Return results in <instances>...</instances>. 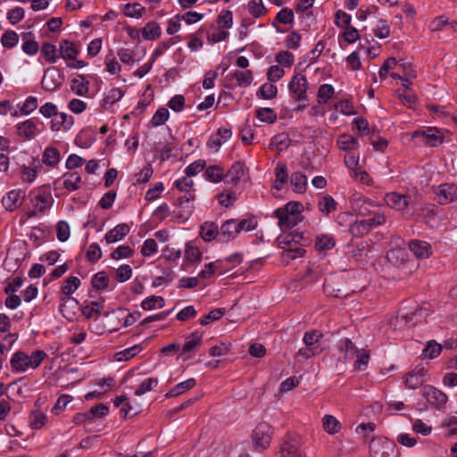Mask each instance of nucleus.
I'll list each match as a JSON object with an SVG mask.
<instances>
[{"label":"nucleus","mask_w":457,"mask_h":457,"mask_svg":"<svg viewBox=\"0 0 457 457\" xmlns=\"http://www.w3.org/2000/svg\"><path fill=\"white\" fill-rule=\"evenodd\" d=\"M335 94V88L330 84H322L319 87L317 100L319 104H325Z\"/></svg>","instance_id":"42"},{"label":"nucleus","mask_w":457,"mask_h":457,"mask_svg":"<svg viewBox=\"0 0 457 457\" xmlns=\"http://www.w3.org/2000/svg\"><path fill=\"white\" fill-rule=\"evenodd\" d=\"M31 203L34 209L28 213L29 218L45 214L53 205L54 199L50 191L39 190L31 198Z\"/></svg>","instance_id":"2"},{"label":"nucleus","mask_w":457,"mask_h":457,"mask_svg":"<svg viewBox=\"0 0 457 457\" xmlns=\"http://www.w3.org/2000/svg\"><path fill=\"white\" fill-rule=\"evenodd\" d=\"M37 107V99L35 96H29L20 107L21 115H29Z\"/></svg>","instance_id":"60"},{"label":"nucleus","mask_w":457,"mask_h":457,"mask_svg":"<svg viewBox=\"0 0 457 457\" xmlns=\"http://www.w3.org/2000/svg\"><path fill=\"white\" fill-rule=\"evenodd\" d=\"M46 356L47 354L43 350H36L31 354L17 351L12 354L10 364L13 371L21 373L29 369H37Z\"/></svg>","instance_id":"1"},{"label":"nucleus","mask_w":457,"mask_h":457,"mask_svg":"<svg viewBox=\"0 0 457 457\" xmlns=\"http://www.w3.org/2000/svg\"><path fill=\"white\" fill-rule=\"evenodd\" d=\"M378 206L372 200L369 198H360L355 200L353 204V210L358 216L367 217L374 213L370 208Z\"/></svg>","instance_id":"23"},{"label":"nucleus","mask_w":457,"mask_h":457,"mask_svg":"<svg viewBox=\"0 0 457 457\" xmlns=\"http://www.w3.org/2000/svg\"><path fill=\"white\" fill-rule=\"evenodd\" d=\"M162 35V29L156 21L147 22L141 29V36L145 40H156Z\"/></svg>","instance_id":"25"},{"label":"nucleus","mask_w":457,"mask_h":457,"mask_svg":"<svg viewBox=\"0 0 457 457\" xmlns=\"http://www.w3.org/2000/svg\"><path fill=\"white\" fill-rule=\"evenodd\" d=\"M201 236L204 241L210 242L216 238L220 237V228L213 222H205L201 226Z\"/></svg>","instance_id":"36"},{"label":"nucleus","mask_w":457,"mask_h":457,"mask_svg":"<svg viewBox=\"0 0 457 457\" xmlns=\"http://www.w3.org/2000/svg\"><path fill=\"white\" fill-rule=\"evenodd\" d=\"M80 286V280L77 277H69L63 281V285L61 288V294L62 296L61 297L62 303H64L68 301H74V298L70 297ZM62 306V304H61Z\"/></svg>","instance_id":"16"},{"label":"nucleus","mask_w":457,"mask_h":457,"mask_svg":"<svg viewBox=\"0 0 457 457\" xmlns=\"http://www.w3.org/2000/svg\"><path fill=\"white\" fill-rule=\"evenodd\" d=\"M441 351V345L435 341H429L423 350V355L425 358L434 359L440 354Z\"/></svg>","instance_id":"56"},{"label":"nucleus","mask_w":457,"mask_h":457,"mask_svg":"<svg viewBox=\"0 0 457 457\" xmlns=\"http://www.w3.org/2000/svg\"><path fill=\"white\" fill-rule=\"evenodd\" d=\"M109 278L104 272H97L92 278V286L99 290H104L108 287Z\"/></svg>","instance_id":"63"},{"label":"nucleus","mask_w":457,"mask_h":457,"mask_svg":"<svg viewBox=\"0 0 457 457\" xmlns=\"http://www.w3.org/2000/svg\"><path fill=\"white\" fill-rule=\"evenodd\" d=\"M124 14L129 18H141L145 12V8L139 3L127 4L123 7Z\"/></svg>","instance_id":"45"},{"label":"nucleus","mask_w":457,"mask_h":457,"mask_svg":"<svg viewBox=\"0 0 457 457\" xmlns=\"http://www.w3.org/2000/svg\"><path fill=\"white\" fill-rule=\"evenodd\" d=\"M231 136L232 132L230 129L221 127L210 137L207 142V146L210 150L218 152L220 147L226 143Z\"/></svg>","instance_id":"12"},{"label":"nucleus","mask_w":457,"mask_h":457,"mask_svg":"<svg viewBox=\"0 0 457 457\" xmlns=\"http://www.w3.org/2000/svg\"><path fill=\"white\" fill-rule=\"evenodd\" d=\"M120 62L124 64L132 65L136 61L134 50L129 48H120L117 53Z\"/></svg>","instance_id":"58"},{"label":"nucleus","mask_w":457,"mask_h":457,"mask_svg":"<svg viewBox=\"0 0 457 457\" xmlns=\"http://www.w3.org/2000/svg\"><path fill=\"white\" fill-rule=\"evenodd\" d=\"M26 193L22 189H12L7 192L2 198L1 204L7 212H13L20 208L24 200Z\"/></svg>","instance_id":"9"},{"label":"nucleus","mask_w":457,"mask_h":457,"mask_svg":"<svg viewBox=\"0 0 457 457\" xmlns=\"http://www.w3.org/2000/svg\"><path fill=\"white\" fill-rule=\"evenodd\" d=\"M157 250L158 245L156 241L153 238H147L146 240H145L140 252L143 256L149 257L157 253Z\"/></svg>","instance_id":"61"},{"label":"nucleus","mask_w":457,"mask_h":457,"mask_svg":"<svg viewBox=\"0 0 457 457\" xmlns=\"http://www.w3.org/2000/svg\"><path fill=\"white\" fill-rule=\"evenodd\" d=\"M384 201L388 207L396 211H403L410 205L411 196L406 194L390 192L385 195Z\"/></svg>","instance_id":"10"},{"label":"nucleus","mask_w":457,"mask_h":457,"mask_svg":"<svg viewBox=\"0 0 457 457\" xmlns=\"http://www.w3.org/2000/svg\"><path fill=\"white\" fill-rule=\"evenodd\" d=\"M63 187L69 191H76L80 188L82 179L81 176L77 171L66 172L63 175Z\"/></svg>","instance_id":"27"},{"label":"nucleus","mask_w":457,"mask_h":457,"mask_svg":"<svg viewBox=\"0 0 457 457\" xmlns=\"http://www.w3.org/2000/svg\"><path fill=\"white\" fill-rule=\"evenodd\" d=\"M63 79L62 72L57 68L50 67L45 71L41 85L45 90L54 91L62 86Z\"/></svg>","instance_id":"8"},{"label":"nucleus","mask_w":457,"mask_h":457,"mask_svg":"<svg viewBox=\"0 0 457 457\" xmlns=\"http://www.w3.org/2000/svg\"><path fill=\"white\" fill-rule=\"evenodd\" d=\"M19 41L18 34L13 30L4 32L1 37V43L4 47L12 48Z\"/></svg>","instance_id":"54"},{"label":"nucleus","mask_w":457,"mask_h":457,"mask_svg":"<svg viewBox=\"0 0 457 457\" xmlns=\"http://www.w3.org/2000/svg\"><path fill=\"white\" fill-rule=\"evenodd\" d=\"M195 379L191 378L174 386L169 392L165 394L166 398L177 397L185 392L190 390L195 386Z\"/></svg>","instance_id":"26"},{"label":"nucleus","mask_w":457,"mask_h":457,"mask_svg":"<svg viewBox=\"0 0 457 457\" xmlns=\"http://www.w3.org/2000/svg\"><path fill=\"white\" fill-rule=\"evenodd\" d=\"M165 304V301L162 296L151 295L145 298L141 303V307L145 311H151L155 308H162Z\"/></svg>","instance_id":"46"},{"label":"nucleus","mask_w":457,"mask_h":457,"mask_svg":"<svg viewBox=\"0 0 457 457\" xmlns=\"http://www.w3.org/2000/svg\"><path fill=\"white\" fill-rule=\"evenodd\" d=\"M336 245V241L331 235L321 234L317 236L315 246L319 251H328L332 249Z\"/></svg>","instance_id":"41"},{"label":"nucleus","mask_w":457,"mask_h":457,"mask_svg":"<svg viewBox=\"0 0 457 457\" xmlns=\"http://www.w3.org/2000/svg\"><path fill=\"white\" fill-rule=\"evenodd\" d=\"M337 145L340 149L344 151H348L358 148L359 144L354 137L347 134H343L337 139Z\"/></svg>","instance_id":"47"},{"label":"nucleus","mask_w":457,"mask_h":457,"mask_svg":"<svg viewBox=\"0 0 457 457\" xmlns=\"http://www.w3.org/2000/svg\"><path fill=\"white\" fill-rule=\"evenodd\" d=\"M238 234L236 219L226 220L220 228V240L222 242L232 240L236 238Z\"/></svg>","instance_id":"17"},{"label":"nucleus","mask_w":457,"mask_h":457,"mask_svg":"<svg viewBox=\"0 0 457 457\" xmlns=\"http://www.w3.org/2000/svg\"><path fill=\"white\" fill-rule=\"evenodd\" d=\"M407 252L403 248H394L387 252L386 258L395 266L403 264L407 260Z\"/></svg>","instance_id":"37"},{"label":"nucleus","mask_w":457,"mask_h":457,"mask_svg":"<svg viewBox=\"0 0 457 457\" xmlns=\"http://www.w3.org/2000/svg\"><path fill=\"white\" fill-rule=\"evenodd\" d=\"M437 201L441 204H447L457 199V186L453 184H444L436 190Z\"/></svg>","instance_id":"13"},{"label":"nucleus","mask_w":457,"mask_h":457,"mask_svg":"<svg viewBox=\"0 0 457 457\" xmlns=\"http://www.w3.org/2000/svg\"><path fill=\"white\" fill-rule=\"evenodd\" d=\"M338 351L344 354V357L346 361H352L355 358V355L358 354V348L354 345V344L349 338L341 339L337 345Z\"/></svg>","instance_id":"22"},{"label":"nucleus","mask_w":457,"mask_h":457,"mask_svg":"<svg viewBox=\"0 0 457 457\" xmlns=\"http://www.w3.org/2000/svg\"><path fill=\"white\" fill-rule=\"evenodd\" d=\"M185 259L188 262H199L202 260V253L199 248L192 242L186 244Z\"/></svg>","instance_id":"48"},{"label":"nucleus","mask_w":457,"mask_h":457,"mask_svg":"<svg viewBox=\"0 0 457 457\" xmlns=\"http://www.w3.org/2000/svg\"><path fill=\"white\" fill-rule=\"evenodd\" d=\"M371 215L372 217L364 219V220L369 224L370 230L374 228L384 225L386 221V215L381 212H374Z\"/></svg>","instance_id":"57"},{"label":"nucleus","mask_w":457,"mask_h":457,"mask_svg":"<svg viewBox=\"0 0 457 457\" xmlns=\"http://www.w3.org/2000/svg\"><path fill=\"white\" fill-rule=\"evenodd\" d=\"M60 53L62 59L70 61L75 60L79 54V50L72 42L69 40H62L60 42Z\"/></svg>","instance_id":"31"},{"label":"nucleus","mask_w":457,"mask_h":457,"mask_svg":"<svg viewBox=\"0 0 457 457\" xmlns=\"http://www.w3.org/2000/svg\"><path fill=\"white\" fill-rule=\"evenodd\" d=\"M159 380L157 378H147L141 382V384L135 390V395L141 396L147 392H150L157 386Z\"/></svg>","instance_id":"49"},{"label":"nucleus","mask_w":457,"mask_h":457,"mask_svg":"<svg viewBox=\"0 0 457 457\" xmlns=\"http://www.w3.org/2000/svg\"><path fill=\"white\" fill-rule=\"evenodd\" d=\"M292 98L296 102H307L308 81L304 75L297 74L288 84Z\"/></svg>","instance_id":"4"},{"label":"nucleus","mask_w":457,"mask_h":457,"mask_svg":"<svg viewBox=\"0 0 457 457\" xmlns=\"http://www.w3.org/2000/svg\"><path fill=\"white\" fill-rule=\"evenodd\" d=\"M74 124L72 116L65 112H58L51 121V129L53 131H60L61 129L69 130Z\"/></svg>","instance_id":"18"},{"label":"nucleus","mask_w":457,"mask_h":457,"mask_svg":"<svg viewBox=\"0 0 457 457\" xmlns=\"http://www.w3.org/2000/svg\"><path fill=\"white\" fill-rule=\"evenodd\" d=\"M427 370L424 367H416L405 378L404 384L408 388L415 389L422 386Z\"/></svg>","instance_id":"15"},{"label":"nucleus","mask_w":457,"mask_h":457,"mask_svg":"<svg viewBox=\"0 0 457 457\" xmlns=\"http://www.w3.org/2000/svg\"><path fill=\"white\" fill-rule=\"evenodd\" d=\"M282 457H303L302 453L298 448V444L295 440L288 438L281 446Z\"/></svg>","instance_id":"35"},{"label":"nucleus","mask_w":457,"mask_h":457,"mask_svg":"<svg viewBox=\"0 0 457 457\" xmlns=\"http://www.w3.org/2000/svg\"><path fill=\"white\" fill-rule=\"evenodd\" d=\"M203 342V334L195 331L189 337L186 338L185 344L181 348V352L183 354L189 353L199 346Z\"/></svg>","instance_id":"29"},{"label":"nucleus","mask_w":457,"mask_h":457,"mask_svg":"<svg viewBox=\"0 0 457 457\" xmlns=\"http://www.w3.org/2000/svg\"><path fill=\"white\" fill-rule=\"evenodd\" d=\"M290 182L292 187L296 193H303L306 189L307 177L299 171L291 174Z\"/></svg>","instance_id":"38"},{"label":"nucleus","mask_w":457,"mask_h":457,"mask_svg":"<svg viewBox=\"0 0 457 457\" xmlns=\"http://www.w3.org/2000/svg\"><path fill=\"white\" fill-rule=\"evenodd\" d=\"M170 112L166 108H160L151 119V124L154 127L164 124L169 119Z\"/></svg>","instance_id":"59"},{"label":"nucleus","mask_w":457,"mask_h":457,"mask_svg":"<svg viewBox=\"0 0 457 457\" xmlns=\"http://www.w3.org/2000/svg\"><path fill=\"white\" fill-rule=\"evenodd\" d=\"M371 457H398L396 445L387 439H373L370 445Z\"/></svg>","instance_id":"3"},{"label":"nucleus","mask_w":457,"mask_h":457,"mask_svg":"<svg viewBox=\"0 0 457 457\" xmlns=\"http://www.w3.org/2000/svg\"><path fill=\"white\" fill-rule=\"evenodd\" d=\"M322 424L324 430L330 435L337 434L341 429L340 422L332 415H325L322 419Z\"/></svg>","instance_id":"44"},{"label":"nucleus","mask_w":457,"mask_h":457,"mask_svg":"<svg viewBox=\"0 0 457 457\" xmlns=\"http://www.w3.org/2000/svg\"><path fill=\"white\" fill-rule=\"evenodd\" d=\"M257 118L263 122L274 123L277 120V113L271 108H260L256 111Z\"/></svg>","instance_id":"51"},{"label":"nucleus","mask_w":457,"mask_h":457,"mask_svg":"<svg viewBox=\"0 0 457 457\" xmlns=\"http://www.w3.org/2000/svg\"><path fill=\"white\" fill-rule=\"evenodd\" d=\"M253 446L258 450L269 447L271 440V428L266 423L259 424L253 432Z\"/></svg>","instance_id":"5"},{"label":"nucleus","mask_w":457,"mask_h":457,"mask_svg":"<svg viewBox=\"0 0 457 457\" xmlns=\"http://www.w3.org/2000/svg\"><path fill=\"white\" fill-rule=\"evenodd\" d=\"M322 337V334L317 330L308 331L303 336V343L309 346H320L319 345L320 340Z\"/></svg>","instance_id":"62"},{"label":"nucleus","mask_w":457,"mask_h":457,"mask_svg":"<svg viewBox=\"0 0 457 457\" xmlns=\"http://www.w3.org/2000/svg\"><path fill=\"white\" fill-rule=\"evenodd\" d=\"M230 77L237 80L238 87H248L253 81V72L249 70L236 71Z\"/></svg>","instance_id":"43"},{"label":"nucleus","mask_w":457,"mask_h":457,"mask_svg":"<svg viewBox=\"0 0 457 457\" xmlns=\"http://www.w3.org/2000/svg\"><path fill=\"white\" fill-rule=\"evenodd\" d=\"M89 82L83 75H77L71 79V88L78 96H86L89 91Z\"/></svg>","instance_id":"28"},{"label":"nucleus","mask_w":457,"mask_h":457,"mask_svg":"<svg viewBox=\"0 0 457 457\" xmlns=\"http://www.w3.org/2000/svg\"><path fill=\"white\" fill-rule=\"evenodd\" d=\"M370 231L369 224L364 220V219L356 220L352 222L349 227V232L354 237H362Z\"/></svg>","instance_id":"34"},{"label":"nucleus","mask_w":457,"mask_h":457,"mask_svg":"<svg viewBox=\"0 0 457 457\" xmlns=\"http://www.w3.org/2000/svg\"><path fill=\"white\" fill-rule=\"evenodd\" d=\"M337 203L329 195H323L318 200V209L323 214L328 215L335 212L337 210Z\"/></svg>","instance_id":"32"},{"label":"nucleus","mask_w":457,"mask_h":457,"mask_svg":"<svg viewBox=\"0 0 457 457\" xmlns=\"http://www.w3.org/2000/svg\"><path fill=\"white\" fill-rule=\"evenodd\" d=\"M125 95L124 90L120 87H112L107 91L103 99L102 106L104 109H110L114 104L119 102Z\"/></svg>","instance_id":"24"},{"label":"nucleus","mask_w":457,"mask_h":457,"mask_svg":"<svg viewBox=\"0 0 457 457\" xmlns=\"http://www.w3.org/2000/svg\"><path fill=\"white\" fill-rule=\"evenodd\" d=\"M181 195L178 199V206L184 210L187 214H191L194 211V201L195 199V190L191 189L186 192H180Z\"/></svg>","instance_id":"21"},{"label":"nucleus","mask_w":457,"mask_h":457,"mask_svg":"<svg viewBox=\"0 0 457 457\" xmlns=\"http://www.w3.org/2000/svg\"><path fill=\"white\" fill-rule=\"evenodd\" d=\"M24 15L25 12L23 8L16 6L8 11L7 19L11 24L15 25L24 18Z\"/></svg>","instance_id":"64"},{"label":"nucleus","mask_w":457,"mask_h":457,"mask_svg":"<svg viewBox=\"0 0 457 457\" xmlns=\"http://www.w3.org/2000/svg\"><path fill=\"white\" fill-rule=\"evenodd\" d=\"M275 217L278 220V226L281 229L291 228L299 222L300 219L294 215H290L284 210L278 208L275 211Z\"/></svg>","instance_id":"20"},{"label":"nucleus","mask_w":457,"mask_h":457,"mask_svg":"<svg viewBox=\"0 0 457 457\" xmlns=\"http://www.w3.org/2000/svg\"><path fill=\"white\" fill-rule=\"evenodd\" d=\"M408 246L418 260L428 259L433 253L431 245L427 241L412 239L409 242Z\"/></svg>","instance_id":"11"},{"label":"nucleus","mask_w":457,"mask_h":457,"mask_svg":"<svg viewBox=\"0 0 457 457\" xmlns=\"http://www.w3.org/2000/svg\"><path fill=\"white\" fill-rule=\"evenodd\" d=\"M103 309L104 304L102 303L93 301L83 307L82 314L87 319H96Z\"/></svg>","instance_id":"40"},{"label":"nucleus","mask_w":457,"mask_h":457,"mask_svg":"<svg viewBox=\"0 0 457 457\" xmlns=\"http://www.w3.org/2000/svg\"><path fill=\"white\" fill-rule=\"evenodd\" d=\"M224 313L225 309L223 308L213 309L200 320V324L202 326H207L210 323L220 320L224 315Z\"/></svg>","instance_id":"52"},{"label":"nucleus","mask_w":457,"mask_h":457,"mask_svg":"<svg viewBox=\"0 0 457 457\" xmlns=\"http://www.w3.org/2000/svg\"><path fill=\"white\" fill-rule=\"evenodd\" d=\"M204 176L207 180L217 183L225 178V170L218 165H212L205 170Z\"/></svg>","instance_id":"39"},{"label":"nucleus","mask_w":457,"mask_h":457,"mask_svg":"<svg viewBox=\"0 0 457 457\" xmlns=\"http://www.w3.org/2000/svg\"><path fill=\"white\" fill-rule=\"evenodd\" d=\"M422 396L427 402L437 409H441L447 403V395L441 390L433 386L427 385L422 388Z\"/></svg>","instance_id":"7"},{"label":"nucleus","mask_w":457,"mask_h":457,"mask_svg":"<svg viewBox=\"0 0 457 457\" xmlns=\"http://www.w3.org/2000/svg\"><path fill=\"white\" fill-rule=\"evenodd\" d=\"M16 130L18 136L25 140H31L39 133L37 124L31 119L18 123Z\"/></svg>","instance_id":"14"},{"label":"nucleus","mask_w":457,"mask_h":457,"mask_svg":"<svg viewBox=\"0 0 457 457\" xmlns=\"http://www.w3.org/2000/svg\"><path fill=\"white\" fill-rule=\"evenodd\" d=\"M248 10L255 18L262 16L266 12L262 0H251L248 3Z\"/></svg>","instance_id":"55"},{"label":"nucleus","mask_w":457,"mask_h":457,"mask_svg":"<svg viewBox=\"0 0 457 457\" xmlns=\"http://www.w3.org/2000/svg\"><path fill=\"white\" fill-rule=\"evenodd\" d=\"M412 139L422 137L426 145L435 147L444 142V134L434 127L428 128L425 130H416L411 135Z\"/></svg>","instance_id":"6"},{"label":"nucleus","mask_w":457,"mask_h":457,"mask_svg":"<svg viewBox=\"0 0 457 457\" xmlns=\"http://www.w3.org/2000/svg\"><path fill=\"white\" fill-rule=\"evenodd\" d=\"M245 175V164L237 162H235L230 169L225 172V177L229 179V182L236 185Z\"/></svg>","instance_id":"33"},{"label":"nucleus","mask_w":457,"mask_h":457,"mask_svg":"<svg viewBox=\"0 0 457 457\" xmlns=\"http://www.w3.org/2000/svg\"><path fill=\"white\" fill-rule=\"evenodd\" d=\"M61 160L60 152L54 146H47L43 153L42 162L46 166L55 167Z\"/></svg>","instance_id":"30"},{"label":"nucleus","mask_w":457,"mask_h":457,"mask_svg":"<svg viewBox=\"0 0 457 457\" xmlns=\"http://www.w3.org/2000/svg\"><path fill=\"white\" fill-rule=\"evenodd\" d=\"M57 49L54 45L51 43H44L41 47V54L44 55L46 60L50 63H54L57 59L56 55Z\"/></svg>","instance_id":"53"},{"label":"nucleus","mask_w":457,"mask_h":457,"mask_svg":"<svg viewBox=\"0 0 457 457\" xmlns=\"http://www.w3.org/2000/svg\"><path fill=\"white\" fill-rule=\"evenodd\" d=\"M278 88L272 83H264L258 90L257 96L262 99L270 100L277 96Z\"/></svg>","instance_id":"50"},{"label":"nucleus","mask_w":457,"mask_h":457,"mask_svg":"<svg viewBox=\"0 0 457 457\" xmlns=\"http://www.w3.org/2000/svg\"><path fill=\"white\" fill-rule=\"evenodd\" d=\"M130 230V227L126 223H120L115 226L112 229L109 230L104 239L107 244H112L122 240Z\"/></svg>","instance_id":"19"}]
</instances>
